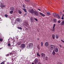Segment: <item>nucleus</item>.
<instances>
[{
  "mask_svg": "<svg viewBox=\"0 0 64 64\" xmlns=\"http://www.w3.org/2000/svg\"><path fill=\"white\" fill-rule=\"evenodd\" d=\"M55 46L54 45H51L50 48V51H52V50H53L54 49H55Z\"/></svg>",
  "mask_w": 64,
  "mask_h": 64,
  "instance_id": "f257e3e1",
  "label": "nucleus"
},
{
  "mask_svg": "<svg viewBox=\"0 0 64 64\" xmlns=\"http://www.w3.org/2000/svg\"><path fill=\"white\" fill-rule=\"evenodd\" d=\"M25 46V44H22L20 45V47L21 49H24Z\"/></svg>",
  "mask_w": 64,
  "mask_h": 64,
  "instance_id": "f03ea898",
  "label": "nucleus"
},
{
  "mask_svg": "<svg viewBox=\"0 0 64 64\" xmlns=\"http://www.w3.org/2000/svg\"><path fill=\"white\" fill-rule=\"evenodd\" d=\"M29 12L31 14H33V13H34V10L33 9L29 10Z\"/></svg>",
  "mask_w": 64,
  "mask_h": 64,
  "instance_id": "7ed1b4c3",
  "label": "nucleus"
},
{
  "mask_svg": "<svg viewBox=\"0 0 64 64\" xmlns=\"http://www.w3.org/2000/svg\"><path fill=\"white\" fill-rule=\"evenodd\" d=\"M16 21L18 22L19 23H21L22 22V20H21V19L18 18L16 19Z\"/></svg>",
  "mask_w": 64,
  "mask_h": 64,
  "instance_id": "20e7f679",
  "label": "nucleus"
},
{
  "mask_svg": "<svg viewBox=\"0 0 64 64\" xmlns=\"http://www.w3.org/2000/svg\"><path fill=\"white\" fill-rule=\"evenodd\" d=\"M34 13L36 16H37L39 15V14H38V12L36 10L34 11Z\"/></svg>",
  "mask_w": 64,
  "mask_h": 64,
  "instance_id": "39448f33",
  "label": "nucleus"
},
{
  "mask_svg": "<svg viewBox=\"0 0 64 64\" xmlns=\"http://www.w3.org/2000/svg\"><path fill=\"white\" fill-rule=\"evenodd\" d=\"M29 48H31L32 47H33V44L32 43H30L29 44Z\"/></svg>",
  "mask_w": 64,
  "mask_h": 64,
  "instance_id": "423d86ee",
  "label": "nucleus"
},
{
  "mask_svg": "<svg viewBox=\"0 0 64 64\" xmlns=\"http://www.w3.org/2000/svg\"><path fill=\"white\" fill-rule=\"evenodd\" d=\"M0 5L2 9H3V7H5V6L4 5H3V3H1Z\"/></svg>",
  "mask_w": 64,
  "mask_h": 64,
  "instance_id": "0eeeda50",
  "label": "nucleus"
},
{
  "mask_svg": "<svg viewBox=\"0 0 64 64\" xmlns=\"http://www.w3.org/2000/svg\"><path fill=\"white\" fill-rule=\"evenodd\" d=\"M34 62L35 64H37L38 62V60L37 59H36L34 60Z\"/></svg>",
  "mask_w": 64,
  "mask_h": 64,
  "instance_id": "6e6552de",
  "label": "nucleus"
},
{
  "mask_svg": "<svg viewBox=\"0 0 64 64\" xmlns=\"http://www.w3.org/2000/svg\"><path fill=\"white\" fill-rule=\"evenodd\" d=\"M42 57H45V54L44 53H42L41 54Z\"/></svg>",
  "mask_w": 64,
  "mask_h": 64,
  "instance_id": "1a4fd4ad",
  "label": "nucleus"
},
{
  "mask_svg": "<svg viewBox=\"0 0 64 64\" xmlns=\"http://www.w3.org/2000/svg\"><path fill=\"white\" fill-rule=\"evenodd\" d=\"M54 51L55 52H58V48H56L54 49Z\"/></svg>",
  "mask_w": 64,
  "mask_h": 64,
  "instance_id": "9d476101",
  "label": "nucleus"
},
{
  "mask_svg": "<svg viewBox=\"0 0 64 64\" xmlns=\"http://www.w3.org/2000/svg\"><path fill=\"white\" fill-rule=\"evenodd\" d=\"M45 45L46 47H48V42H45Z\"/></svg>",
  "mask_w": 64,
  "mask_h": 64,
  "instance_id": "9b49d317",
  "label": "nucleus"
},
{
  "mask_svg": "<svg viewBox=\"0 0 64 64\" xmlns=\"http://www.w3.org/2000/svg\"><path fill=\"white\" fill-rule=\"evenodd\" d=\"M39 14L40 15H41L43 17H44L45 16V14H42V13L41 12H39Z\"/></svg>",
  "mask_w": 64,
  "mask_h": 64,
  "instance_id": "f8f14e48",
  "label": "nucleus"
},
{
  "mask_svg": "<svg viewBox=\"0 0 64 64\" xmlns=\"http://www.w3.org/2000/svg\"><path fill=\"white\" fill-rule=\"evenodd\" d=\"M22 43V42L21 41L17 43V45H20Z\"/></svg>",
  "mask_w": 64,
  "mask_h": 64,
  "instance_id": "ddd939ff",
  "label": "nucleus"
},
{
  "mask_svg": "<svg viewBox=\"0 0 64 64\" xmlns=\"http://www.w3.org/2000/svg\"><path fill=\"white\" fill-rule=\"evenodd\" d=\"M10 9V10H12V11H13L14 10V7H11Z\"/></svg>",
  "mask_w": 64,
  "mask_h": 64,
  "instance_id": "4468645a",
  "label": "nucleus"
},
{
  "mask_svg": "<svg viewBox=\"0 0 64 64\" xmlns=\"http://www.w3.org/2000/svg\"><path fill=\"white\" fill-rule=\"evenodd\" d=\"M52 55H54L56 54V53H55V51H54V50H53L52 52Z\"/></svg>",
  "mask_w": 64,
  "mask_h": 64,
  "instance_id": "2eb2a0df",
  "label": "nucleus"
},
{
  "mask_svg": "<svg viewBox=\"0 0 64 64\" xmlns=\"http://www.w3.org/2000/svg\"><path fill=\"white\" fill-rule=\"evenodd\" d=\"M61 25H63L64 24V20L62 21L61 22Z\"/></svg>",
  "mask_w": 64,
  "mask_h": 64,
  "instance_id": "dca6fc26",
  "label": "nucleus"
},
{
  "mask_svg": "<svg viewBox=\"0 0 64 64\" xmlns=\"http://www.w3.org/2000/svg\"><path fill=\"white\" fill-rule=\"evenodd\" d=\"M54 23H56L57 22V20L56 19L54 18Z\"/></svg>",
  "mask_w": 64,
  "mask_h": 64,
  "instance_id": "f3484780",
  "label": "nucleus"
},
{
  "mask_svg": "<svg viewBox=\"0 0 64 64\" xmlns=\"http://www.w3.org/2000/svg\"><path fill=\"white\" fill-rule=\"evenodd\" d=\"M55 25H56V24H54V25L53 26V30H52V31H54V28H55Z\"/></svg>",
  "mask_w": 64,
  "mask_h": 64,
  "instance_id": "a211bd4d",
  "label": "nucleus"
},
{
  "mask_svg": "<svg viewBox=\"0 0 64 64\" xmlns=\"http://www.w3.org/2000/svg\"><path fill=\"white\" fill-rule=\"evenodd\" d=\"M22 9L23 10H24L25 12H27V11H26V9L25 8H23Z\"/></svg>",
  "mask_w": 64,
  "mask_h": 64,
  "instance_id": "6ab92c4d",
  "label": "nucleus"
},
{
  "mask_svg": "<svg viewBox=\"0 0 64 64\" xmlns=\"http://www.w3.org/2000/svg\"><path fill=\"white\" fill-rule=\"evenodd\" d=\"M22 9L23 10H24L25 12H27V11H26V9L25 8H23Z\"/></svg>",
  "mask_w": 64,
  "mask_h": 64,
  "instance_id": "aec40b11",
  "label": "nucleus"
},
{
  "mask_svg": "<svg viewBox=\"0 0 64 64\" xmlns=\"http://www.w3.org/2000/svg\"><path fill=\"white\" fill-rule=\"evenodd\" d=\"M56 16L57 17H58V18L59 19H60V16H59V15L58 14H56Z\"/></svg>",
  "mask_w": 64,
  "mask_h": 64,
  "instance_id": "412c9836",
  "label": "nucleus"
},
{
  "mask_svg": "<svg viewBox=\"0 0 64 64\" xmlns=\"http://www.w3.org/2000/svg\"><path fill=\"white\" fill-rule=\"evenodd\" d=\"M52 36L53 39H55V35L54 34H52Z\"/></svg>",
  "mask_w": 64,
  "mask_h": 64,
  "instance_id": "4be33fe9",
  "label": "nucleus"
},
{
  "mask_svg": "<svg viewBox=\"0 0 64 64\" xmlns=\"http://www.w3.org/2000/svg\"><path fill=\"white\" fill-rule=\"evenodd\" d=\"M18 29H20V30H21L22 29V28L21 27H18Z\"/></svg>",
  "mask_w": 64,
  "mask_h": 64,
  "instance_id": "5701e85b",
  "label": "nucleus"
},
{
  "mask_svg": "<svg viewBox=\"0 0 64 64\" xmlns=\"http://www.w3.org/2000/svg\"><path fill=\"white\" fill-rule=\"evenodd\" d=\"M14 56H12L11 57V58L12 59V61H14V60H13V58Z\"/></svg>",
  "mask_w": 64,
  "mask_h": 64,
  "instance_id": "b1692460",
  "label": "nucleus"
},
{
  "mask_svg": "<svg viewBox=\"0 0 64 64\" xmlns=\"http://www.w3.org/2000/svg\"><path fill=\"white\" fill-rule=\"evenodd\" d=\"M30 21L31 22H32L33 23H34V20H30Z\"/></svg>",
  "mask_w": 64,
  "mask_h": 64,
  "instance_id": "393cba45",
  "label": "nucleus"
},
{
  "mask_svg": "<svg viewBox=\"0 0 64 64\" xmlns=\"http://www.w3.org/2000/svg\"><path fill=\"white\" fill-rule=\"evenodd\" d=\"M10 14H12V13H13V10L10 11Z\"/></svg>",
  "mask_w": 64,
  "mask_h": 64,
  "instance_id": "a878e982",
  "label": "nucleus"
},
{
  "mask_svg": "<svg viewBox=\"0 0 64 64\" xmlns=\"http://www.w3.org/2000/svg\"><path fill=\"white\" fill-rule=\"evenodd\" d=\"M51 14L50 13V12L48 11V15H51Z\"/></svg>",
  "mask_w": 64,
  "mask_h": 64,
  "instance_id": "bb28decb",
  "label": "nucleus"
},
{
  "mask_svg": "<svg viewBox=\"0 0 64 64\" xmlns=\"http://www.w3.org/2000/svg\"><path fill=\"white\" fill-rule=\"evenodd\" d=\"M55 37L56 39H58V36L57 35H56Z\"/></svg>",
  "mask_w": 64,
  "mask_h": 64,
  "instance_id": "cd10ccee",
  "label": "nucleus"
},
{
  "mask_svg": "<svg viewBox=\"0 0 64 64\" xmlns=\"http://www.w3.org/2000/svg\"><path fill=\"white\" fill-rule=\"evenodd\" d=\"M37 56L39 57H40V55L38 53H37Z\"/></svg>",
  "mask_w": 64,
  "mask_h": 64,
  "instance_id": "c85d7f7f",
  "label": "nucleus"
},
{
  "mask_svg": "<svg viewBox=\"0 0 64 64\" xmlns=\"http://www.w3.org/2000/svg\"><path fill=\"white\" fill-rule=\"evenodd\" d=\"M53 16H54V17H56V14H53Z\"/></svg>",
  "mask_w": 64,
  "mask_h": 64,
  "instance_id": "c756f323",
  "label": "nucleus"
},
{
  "mask_svg": "<svg viewBox=\"0 0 64 64\" xmlns=\"http://www.w3.org/2000/svg\"><path fill=\"white\" fill-rule=\"evenodd\" d=\"M34 19L36 21H37V22H38V20L36 18H34Z\"/></svg>",
  "mask_w": 64,
  "mask_h": 64,
  "instance_id": "7c9ffc66",
  "label": "nucleus"
},
{
  "mask_svg": "<svg viewBox=\"0 0 64 64\" xmlns=\"http://www.w3.org/2000/svg\"><path fill=\"white\" fill-rule=\"evenodd\" d=\"M0 41H1V42L3 41V39L2 38H0Z\"/></svg>",
  "mask_w": 64,
  "mask_h": 64,
  "instance_id": "2f4dec72",
  "label": "nucleus"
},
{
  "mask_svg": "<svg viewBox=\"0 0 64 64\" xmlns=\"http://www.w3.org/2000/svg\"><path fill=\"white\" fill-rule=\"evenodd\" d=\"M41 46H43V42H41Z\"/></svg>",
  "mask_w": 64,
  "mask_h": 64,
  "instance_id": "473e14b6",
  "label": "nucleus"
},
{
  "mask_svg": "<svg viewBox=\"0 0 64 64\" xmlns=\"http://www.w3.org/2000/svg\"><path fill=\"white\" fill-rule=\"evenodd\" d=\"M25 0L27 2H30V0Z\"/></svg>",
  "mask_w": 64,
  "mask_h": 64,
  "instance_id": "72a5a7b5",
  "label": "nucleus"
},
{
  "mask_svg": "<svg viewBox=\"0 0 64 64\" xmlns=\"http://www.w3.org/2000/svg\"><path fill=\"white\" fill-rule=\"evenodd\" d=\"M34 19H33V17H32L30 18V20H33Z\"/></svg>",
  "mask_w": 64,
  "mask_h": 64,
  "instance_id": "f704fd0d",
  "label": "nucleus"
},
{
  "mask_svg": "<svg viewBox=\"0 0 64 64\" xmlns=\"http://www.w3.org/2000/svg\"><path fill=\"white\" fill-rule=\"evenodd\" d=\"M9 55V54H6V57H8Z\"/></svg>",
  "mask_w": 64,
  "mask_h": 64,
  "instance_id": "c9c22d12",
  "label": "nucleus"
},
{
  "mask_svg": "<svg viewBox=\"0 0 64 64\" xmlns=\"http://www.w3.org/2000/svg\"><path fill=\"white\" fill-rule=\"evenodd\" d=\"M19 13H20V14H21L22 13V12H21V11L19 10Z\"/></svg>",
  "mask_w": 64,
  "mask_h": 64,
  "instance_id": "e433bc0d",
  "label": "nucleus"
},
{
  "mask_svg": "<svg viewBox=\"0 0 64 64\" xmlns=\"http://www.w3.org/2000/svg\"><path fill=\"white\" fill-rule=\"evenodd\" d=\"M8 46H11V44H8Z\"/></svg>",
  "mask_w": 64,
  "mask_h": 64,
  "instance_id": "4c0bfd02",
  "label": "nucleus"
},
{
  "mask_svg": "<svg viewBox=\"0 0 64 64\" xmlns=\"http://www.w3.org/2000/svg\"><path fill=\"white\" fill-rule=\"evenodd\" d=\"M4 16H5L6 17H8V15L7 14H5Z\"/></svg>",
  "mask_w": 64,
  "mask_h": 64,
  "instance_id": "58836bf2",
  "label": "nucleus"
},
{
  "mask_svg": "<svg viewBox=\"0 0 64 64\" xmlns=\"http://www.w3.org/2000/svg\"><path fill=\"white\" fill-rule=\"evenodd\" d=\"M24 24H26V25H27L28 24L27 23V22H24Z\"/></svg>",
  "mask_w": 64,
  "mask_h": 64,
  "instance_id": "ea45409f",
  "label": "nucleus"
},
{
  "mask_svg": "<svg viewBox=\"0 0 64 64\" xmlns=\"http://www.w3.org/2000/svg\"><path fill=\"white\" fill-rule=\"evenodd\" d=\"M60 22H61V21L59 20L58 21V23H60Z\"/></svg>",
  "mask_w": 64,
  "mask_h": 64,
  "instance_id": "a19ab883",
  "label": "nucleus"
},
{
  "mask_svg": "<svg viewBox=\"0 0 64 64\" xmlns=\"http://www.w3.org/2000/svg\"><path fill=\"white\" fill-rule=\"evenodd\" d=\"M5 64V62H2L1 64Z\"/></svg>",
  "mask_w": 64,
  "mask_h": 64,
  "instance_id": "79ce46f5",
  "label": "nucleus"
},
{
  "mask_svg": "<svg viewBox=\"0 0 64 64\" xmlns=\"http://www.w3.org/2000/svg\"><path fill=\"white\" fill-rule=\"evenodd\" d=\"M57 64H63L61 62H59Z\"/></svg>",
  "mask_w": 64,
  "mask_h": 64,
  "instance_id": "37998d69",
  "label": "nucleus"
},
{
  "mask_svg": "<svg viewBox=\"0 0 64 64\" xmlns=\"http://www.w3.org/2000/svg\"><path fill=\"white\" fill-rule=\"evenodd\" d=\"M13 54H12V52H10V55H12Z\"/></svg>",
  "mask_w": 64,
  "mask_h": 64,
  "instance_id": "c03bdc74",
  "label": "nucleus"
},
{
  "mask_svg": "<svg viewBox=\"0 0 64 64\" xmlns=\"http://www.w3.org/2000/svg\"><path fill=\"white\" fill-rule=\"evenodd\" d=\"M59 46H60V48H62V45L59 44Z\"/></svg>",
  "mask_w": 64,
  "mask_h": 64,
  "instance_id": "a18cd8bd",
  "label": "nucleus"
},
{
  "mask_svg": "<svg viewBox=\"0 0 64 64\" xmlns=\"http://www.w3.org/2000/svg\"><path fill=\"white\" fill-rule=\"evenodd\" d=\"M23 7L24 8H25V5H23Z\"/></svg>",
  "mask_w": 64,
  "mask_h": 64,
  "instance_id": "49530a36",
  "label": "nucleus"
},
{
  "mask_svg": "<svg viewBox=\"0 0 64 64\" xmlns=\"http://www.w3.org/2000/svg\"><path fill=\"white\" fill-rule=\"evenodd\" d=\"M38 64H41V62H38Z\"/></svg>",
  "mask_w": 64,
  "mask_h": 64,
  "instance_id": "de8ad7c7",
  "label": "nucleus"
},
{
  "mask_svg": "<svg viewBox=\"0 0 64 64\" xmlns=\"http://www.w3.org/2000/svg\"><path fill=\"white\" fill-rule=\"evenodd\" d=\"M62 20H64V18H63V16H62Z\"/></svg>",
  "mask_w": 64,
  "mask_h": 64,
  "instance_id": "09e8293b",
  "label": "nucleus"
},
{
  "mask_svg": "<svg viewBox=\"0 0 64 64\" xmlns=\"http://www.w3.org/2000/svg\"><path fill=\"white\" fill-rule=\"evenodd\" d=\"M0 21H2V19H1V18L0 17Z\"/></svg>",
  "mask_w": 64,
  "mask_h": 64,
  "instance_id": "8fccbe9b",
  "label": "nucleus"
},
{
  "mask_svg": "<svg viewBox=\"0 0 64 64\" xmlns=\"http://www.w3.org/2000/svg\"><path fill=\"white\" fill-rule=\"evenodd\" d=\"M46 60H47V57H46Z\"/></svg>",
  "mask_w": 64,
  "mask_h": 64,
  "instance_id": "3c124183",
  "label": "nucleus"
},
{
  "mask_svg": "<svg viewBox=\"0 0 64 64\" xmlns=\"http://www.w3.org/2000/svg\"><path fill=\"white\" fill-rule=\"evenodd\" d=\"M61 41H62V42H63L64 43V41L63 40H61Z\"/></svg>",
  "mask_w": 64,
  "mask_h": 64,
  "instance_id": "603ef678",
  "label": "nucleus"
},
{
  "mask_svg": "<svg viewBox=\"0 0 64 64\" xmlns=\"http://www.w3.org/2000/svg\"><path fill=\"white\" fill-rule=\"evenodd\" d=\"M38 10H39V11H41V10L39 8H38Z\"/></svg>",
  "mask_w": 64,
  "mask_h": 64,
  "instance_id": "864d4df0",
  "label": "nucleus"
},
{
  "mask_svg": "<svg viewBox=\"0 0 64 64\" xmlns=\"http://www.w3.org/2000/svg\"><path fill=\"white\" fill-rule=\"evenodd\" d=\"M37 31H38V32H39V30H37Z\"/></svg>",
  "mask_w": 64,
  "mask_h": 64,
  "instance_id": "5fc2aeb1",
  "label": "nucleus"
},
{
  "mask_svg": "<svg viewBox=\"0 0 64 64\" xmlns=\"http://www.w3.org/2000/svg\"><path fill=\"white\" fill-rule=\"evenodd\" d=\"M38 48L39 49V48H40V47H39V46H38Z\"/></svg>",
  "mask_w": 64,
  "mask_h": 64,
  "instance_id": "6e6d98bb",
  "label": "nucleus"
},
{
  "mask_svg": "<svg viewBox=\"0 0 64 64\" xmlns=\"http://www.w3.org/2000/svg\"><path fill=\"white\" fill-rule=\"evenodd\" d=\"M46 14H47V15H48V12H47L46 13Z\"/></svg>",
  "mask_w": 64,
  "mask_h": 64,
  "instance_id": "4d7b16f0",
  "label": "nucleus"
},
{
  "mask_svg": "<svg viewBox=\"0 0 64 64\" xmlns=\"http://www.w3.org/2000/svg\"><path fill=\"white\" fill-rule=\"evenodd\" d=\"M62 15H63V16L64 17V14H63Z\"/></svg>",
  "mask_w": 64,
  "mask_h": 64,
  "instance_id": "13d9d810",
  "label": "nucleus"
},
{
  "mask_svg": "<svg viewBox=\"0 0 64 64\" xmlns=\"http://www.w3.org/2000/svg\"><path fill=\"white\" fill-rule=\"evenodd\" d=\"M26 15H27V13H25Z\"/></svg>",
  "mask_w": 64,
  "mask_h": 64,
  "instance_id": "bf43d9fd",
  "label": "nucleus"
},
{
  "mask_svg": "<svg viewBox=\"0 0 64 64\" xmlns=\"http://www.w3.org/2000/svg\"><path fill=\"white\" fill-rule=\"evenodd\" d=\"M32 64H34L33 63H32Z\"/></svg>",
  "mask_w": 64,
  "mask_h": 64,
  "instance_id": "052dcab7",
  "label": "nucleus"
},
{
  "mask_svg": "<svg viewBox=\"0 0 64 64\" xmlns=\"http://www.w3.org/2000/svg\"><path fill=\"white\" fill-rule=\"evenodd\" d=\"M38 40H39V38H38Z\"/></svg>",
  "mask_w": 64,
  "mask_h": 64,
  "instance_id": "680f3d73",
  "label": "nucleus"
},
{
  "mask_svg": "<svg viewBox=\"0 0 64 64\" xmlns=\"http://www.w3.org/2000/svg\"><path fill=\"white\" fill-rule=\"evenodd\" d=\"M8 42H9V43L10 42L9 41V40H8Z\"/></svg>",
  "mask_w": 64,
  "mask_h": 64,
  "instance_id": "e2e57ef3",
  "label": "nucleus"
},
{
  "mask_svg": "<svg viewBox=\"0 0 64 64\" xmlns=\"http://www.w3.org/2000/svg\"><path fill=\"white\" fill-rule=\"evenodd\" d=\"M63 12H64V10H63Z\"/></svg>",
  "mask_w": 64,
  "mask_h": 64,
  "instance_id": "0e129e2a",
  "label": "nucleus"
},
{
  "mask_svg": "<svg viewBox=\"0 0 64 64\" xmlns=\"http://www.w3.org/2000/svg\"><path fill=\"white\" fill-rule=\"evenodd\" d=\"M26 26H27V25H26Z\"/></svg>",
  "mask_w": 64,
  "mask_h": 64,
  "instance_id": "69168bd1",
  "label": "nucleus"
},
{
  "mask_svg": "<svg viewBox=\"0 0 64 64\" xmlns=\"http://www.w3.org/2000/svg\"><path fill=\"white\" fill-rule=\"evenodd\" d=\"M34 6H36V5H35Z\"/></svg>",
  "mask_w": 64,
  "mask_h": 64,
  "instance_id": "338daca9",
  "label": "nucleus"
}]
</instances>
